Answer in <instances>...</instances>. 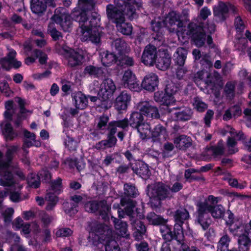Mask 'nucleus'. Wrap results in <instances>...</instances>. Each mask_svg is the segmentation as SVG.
<instances>
[{"mask_svg": "<svg viewBox=\"0 0 251 251\" xmlns=\"http://www.w3.org/2000/svg\"><path fill=\"white\" fill-rule=\"evenodd\" d=\"M78 4L81 10L74 9V11L85 13L87 17V22L92 21L91 19H94V16L98 19L96 24L94 25L91 24L87 27H84V31L81 32V41H90L95 44L99 43L102 32L101 28L100 27V15L96 12H90L94 9L95 2L93 0H79ZM94 18H95L94 17Z\"/></svg>", "mask_w": 251, "mask_h": 251, "instance_id": "1", "label": "nucleus"}, {"mask_svg": "<svg viewBox=\"0 0 251 251\" xmlns=\"http://www.w3.org/2000/svg\"><path fill=\"white\" fill-rule=\"evenodd\" d=\"M91 19L90 22L87 21V17L85 13H80L77 11H73L70 14L65 12L64 8H57L55 10L54 15L51 20L54 23L59 24L64 31H69L72 26V20L77 22L79 25L77 32L81 36V32L84 31V27H87L91 24H96L98 19Z\"/></svg>", "mask_w": 251, "mask_h": 251, "instance_id": "2", "label": "nucleus"}, {"mask_svg": "<svg viewBox=\"0 0 251 251\" xmlns=\"http://www.w3.org/2000/svg\"><path fill=\"white\" fill-rule=\"evenodd\" d=\"M117 127L126 130L128 128V121L127 118L123 120L112 121L109 123L107 126V137L105 140H101L96 144L95 149L97 150H105L114 147L117 143V138L115 134L117 131Z\"/></svg>", "mask_w": 251, "mask_h": 251, "instance_id": "3", "label": "nucleus"}, {"mask_svg": "<svg viewBox=\"0 0 251 251\" xmlns=\"http://www.w3.org/2000/svg\"><path fill=\"white\" fill-rule=\"evenodd\" d=\"M160 231L162 238L169 244L171 248H172L175 251L181 250L183 251L185 246L184 235L183 230L176 226L174 228L173 233L171 229L167 226L163 225L160 226Z\"/></svg>", "mask_w": 251, "mask_h": 251, "instance_id": "4", "label": "nucleus"}, {"mask_svg": "<svg viewBox=\"0 0 251 251\" xmlns=\"http://www.w3.org/2000/svg\"><path fill=\"white\" fill-rule=\"evenodd\" d=\"M181 34L183 37L187 36L191 38L196 46L201 47L203 46L206 40L208 45L212 42L211 37L208 35L206 37L202 27L195 23H189L187 27L181 30Z\"/></svg>", "mask_w": 251, "mask_h": 251, "instance_id": "5", "label": "nucleus"}, {"mask_svg": "<svg viewBox=\"0 0 251 251\" xmlns=\"http://www.w3.org/2000/svg\"><path fill=\"white\" fill-rule=\"evenodd\" d=\"M94 227H97L98 240L104 246L105 251H120L117 243L113 239L112 231L108 226L97 223Z\"/></svg>", "mask_w": 251, "mask_h": 251, "instance_id": "6", "label": "nucleus"}, {"mask_svg": "<svg viewBox=\"0 0 251 251\" xmlns=\"http://www.w3.org/2000/svg\"><path fill=\"white\" fill-rule=\"evenodd\" d=\"M148 195L151 199V203L158 206L160 204V201L169 197V188L162 182L155 183L148 187Z\"/></svg>", "mask_w": 251, "mask_h": 251, "instance_id": "7", "label": "nucleus"}, {"mask_svg": "<svg viewBox=\"0 0 251 251\" xmlns=\"http://www.w3.org/2000/svg\"><path fill=\"white\" fill-rule=\"evenodd\" d=\"M57 50L58 52L64 55L67 60L68 66L69 67L75 68L82 64L84 59V56L74 50L67 46H63Z\"/></svg>", "mask_w": 251, "mask_h": 251, "instance_id": "8", "label": "nucleus"}, {"mask_svg": "<svg viewBox=\"0 0 251 251\" xmlns=\"http://www.w3.org/2000/svg\"><path fill=\"white\" fill-rule=\"evenodd\" d=\"M196 220L204 230L208 229L212 220L208 210L210 206L207 203H197Z\"/></svg>", "mask_w": 251, "mask_h": 251, "instance_id": "9", "label": "nucleus"}, {"mask_svg": "<svg viewBox=\"0 0 251 251\" xmlns=\"http://www.w3.org/2000/svg\"><path fill=\"white\" fill-rule=\"evenodd\" d=\"M84 207L86 211L90 213H95L97 211H99L100 215L104 221H106L108 219V214L110 207L105 201H101L99 202L88 201L85 203Z\"/></svg>", "mask_w": 251, "mask_h": 251, "instance_id": "10", "label": "nucleus"}, {"mask_svg": "<svg viewBox=\"0 0 251 251\" xmlns=\"http://www.w3.org/2000/svg\"><path fill=\"white\" fill-rule=\"evenodd\" d=\"M9 167L7 160L2 158V153L0 151V185L10 186L15 183L13 175L8 171Z\"/></svg>", "mask_w": 251, "mask_h": 251, "instance_id": "11", "label": "nucleus"}, {"mask_svg": "<svg viewBox=\"0 0 251 251\" xmlns=\"http://www.w3.org/2000/svg\"><path fill=\"white\" fill-rule=\"evenodd\" d=\"M115 90L116 86L113 81L110 78L105 79L100 85L99 98L102 101L108 100L112 98Z\"/></svg>", "mask_w": 251, "mask_h": 251, "instance_id": "12", "label": "nucleus"}, {"mask_svg": "<svg viewBox=\"0 0 251 251\" xmlns=\"http://www.w3.org/2000/svg\"><path fill=\"white\" fill-rule=\"evenodd\" d=\"M16 55V52L11 50H9L6 56L0 58L1 68L6 71H9L12 67L15 69L20 68L22 63L15 59Z\"/></svg>", "mask_w": 251, "mask_h": 251, "instance_id": "13", "label": "nucleus"}, {"mask_svg": "<svg viewBox=\"0 0 251 251\" xmlns=\"http://www.w3.org/2000/svg\"><path fill=\"white\" fill-rule=\"evenodd\" d=\"M157 56L156 47L152 45H148L145 47L142 53V62L146 66H153Z\"/></svg>", "mask_w": 251, "mask_h": 251, "instance_id": "14", "label": "nucleus"}, {"mask_svg": "<svg viewBox=\"0 0 251 251\" xmlns=\"http://www.w3.org/2000/svg\"><path fill=\"white\" fill-rule=\"evenodd\" d=\"M137 108L142 114L154 119H159L160 115L158 108L151 102L141 101L137 104Z\"/></svg>", "mask_w": 251, "mask_h": 251, "instance_id": "15", "label": "nucleus"}, {"mask_svg": "<svg viewBox=\"0 0 251 251\" xmlns=\"http://www.w3.org/2000/svg\"><path fill=\"white\" fill-rule=\"evenodd\" d=\"M55 7L53 0H31V9L33 13L42 15L46 11L47 6Z\"/></svg>", "mask_w": 251, "mask_h": 251, "instance_id": "16", "label": "nucleus"}, {"mask_svg": "<svg viewBox=\"0 0 251 251\" xmlns=\"http://www.w3.org/2000/svg\"><path fill=\"white\" fill-rule=\"evenodd\" d=\"M163 24L170 31L173 32L176 29V26L182 27L183 23L180 20V16L176 12H170L163 21Z\"/></svg>", "mask_w": 251, "mask_h": 251, "instance_id": "17", "label": "nucleus"}, {"mask_svg": "<svg viewBox=\"0 0 251 251\" xmlns=\"http://www.w3.org/2000/svg\"><path fill=\"white\" fill-rule=\"evenodd\" d=\"M106 14L108 19L116 24V25L125 21V18L122 11L112 4H110L107 5Z\"/></svg>", "mask_w": 251, "mask_h": 251, "instance_id": "18", "label": "nucleus"}, {"mask_svg": "<svg viewBox=\"0 0 251 251\" xmlns=\"http://www.w3.org/2000/svg\"><path fill=\"white\" fill-rule=\"evenodd\" d=\"M122 83L125 88H127L132 91H137L139 89V84L135 75L130 70L125 72L123 76Z\"/></svg>", "mask_w": 251, "mask_h": 251, "instance_id": "19", "label": "nucleus"}, {"mask_svg": "<svg viewBox=\"0 0 251 251\" xmlns=\"http://www.w3.org/2000/svg\"><path fill=\"white\" fill-rule=\"evenodd\" d=\"M228 6L226 3L220 1L213 8V14L219 22L225 21L228 17Z\"/></svg>", "mask_w": 251, "mask_h": 251, "instance_id": "20", "label": "nucleus"}, {"mask_svg": "<svg viewBox=\"0 0 251 251\" xmlns=\"http://www.w3.org/2000/svg\"><path fill=\"white\" fill-rule=\"evenodd\" d=\"M130 100V95L126 91H123L116 98L114 107L118 111L126 110Z\"/></svg>", "mask_w": 251, "mask_h": 251, "instance_id": "21", "label": "nucleus"}, {"mask_svg": "<svg viewBox=\"0 0 251 251\" xmlns=\"http://www.w3.org/2000/svg\"><path fill=\"white\" fill-rule=\"evenodd\" d=\"M173 143L176 149L185 151L192 146V140L191 137L182 134L176 136Z\"/></svg>", "mask_w": 251, "mask_h": 251, "instance_id": "22", "label": "nucleus"}, {"mask_svg": "<svg viewBox=\"0 0 251 251\" xmlns=\"http://www.w3.org/2000/svg\"><path fill=\"white\" fill-rule=\"evenodd\" d=\"M158 78L154 73H150L147 75L142 81L141 86L142 88L149 91L152 92L155 90L158 86Z\"/></svg>", "mask_w": 251, "mask_h": 251, "instance_id": "23", "label": "nucleus"}, {"mask_svg": "<svg viewBox=\"0 0 251 251\" xmlns=\"http://www.w3.org/2000/svg\"><path fill=\"white\" fill-rule=\"evenodd\" d=\"M130 167L134 173L143 178L146 179L151 175V172L148 165L143 161L136 162L135 165L130 164Z\"/></svg>", "mask_w": 251, "mask_h": 251, "instance_id": "24", "label": "nucleus"}, {"mask_svg": "<svg viewBox=\"0 0 251 251\" xmlns=\"http://www.w3.org/2000/svg\"><path fill=\"white\" fill-rule=\"evenodd\" d=\"M121 204L123 206H126L125 208V213L129 217V220H131V217L135 218L137 216V214L134 211V208L136 205V202L130 198L122 197L121 199Z\"/></svg>", "mask_w": 251, "mask_h": 251, "instance_id": "25", "label": "nucleus"}, {"mask_svg": "<svg viewBox=\"0 0 251 251\" xmlns=\"http://www.w3.org/2000/svg\"><path fill=\"white\" fill-rule=\"evenodd\" d=\"M189 213L186 209L183 207H180L177 209L174 215L176 224L174 226L175 228L176 226H178L181 230H183L182 226L185 221L188 220L189 218Z\"/></svg>", "mask_w": 251, "mask_h": 251, "instance_id": "26", "label": "nucleus"}, {"mask_svg": "<svg viewBox=\"0 0 251 251\" xmlns=\"http://www.w3.org/2000/svg\"><path fill=\"white\" fill-rule=\"evenodd\" d=\"M156 68L162 71L167 69L171 64V57L165 52L159 53L155 62Z\"/></svg>", "mask_w": 251, "mask_h": 251, "instance_id": "27", "label": "nucleus"}, {"mask_svg": "<svg viewBox=\"0 0 251 251\" xmlns=\"http://www.w3.org/2000/svg\"><path fill=\"white\" fill-rule=\"evenodd\" d=\"M111 219L118 234L122 237L128 238L129 234L127 233V223L113 217Z\"/></svg>", "mask_w": 251, "mask_h": 251, "instance_id": "28", "label": "nucleus"}, {"mask_svg": "<svg viewBox=\"0 0 251 251\" xmlns=\"http://www.w3.org/2000/svg\"><path fill=\"white\" fill-rule=\"evenodd\" d=\"M83 74L95 78H100L104 76V72L102 67L89 65L85 67Z\"/></svg>", "mask_w": 251, "mask_h": 251, "instance_id": "29", "label": "nucleus"}, {"mask_svg": "<svg viewBox=\"0 0 251 251\" xmlns=\"http://www.w3.org/2000/svg\"><path fill=\"white\" fill-rule=\"evenodd\" d=\"M205 84L207 86H212L213 87H220L223 86L222 78L217 72H214L213 75L209 73V76L204 80Z\"/></svg>", "mask_w": 251, "mask_h": 251, "instance_id": "30", "label": "nucleus"}, {"mask_svg": "<svg viewBox=\"0 0 251 251\" xmlns=\"http://www.w3.org/2000/svg\"><path fill=\"white\" fill-rule=\"evenodd\" d=\"M101 61L104 66L108 67L116 63L117 65L118 56L108 51L101 53Z\"/></svg>", "mask_w": 251, "mask_h": 251, "instance_id": "31", "label": "nucleus"}, {"mask_svg": "<svg viewBox=\"0 0 251 251\" xmlns=\"http://www.w3.org/2000/svg\"><path fill=\"white\" fill-rule=\"evenodd\" d=\"M187 50L184 48H178L173 55L175 63L182 67L185 63L187 57Z\"/></svg>", "mask_w": 251, "mask_h": 251, "instance_id": "32", "label": "nucleus"}, {"mask_svg": "<svg viewBox=\"0 0 251 251\" xmlns=\"http://www.w3.org/2000/svg\"><path fill=\"white\" fill-rule=\"evenodd\" d=\"M73 99L75 100V105L76 108L84 109L87 106V97L81 92H79L75 94Z\"/></svg>", "mask_w": 251, "mask_h": 251, "instance_id": "33", "label": "nucleus"}, {"mask_svg": "<svg viewBox=\"0 0 251 251\" xmlns=\"http://www.w3.org/2000/svg\"><path fill=\"white\" fill-rule=\"evenodd\" d=\"M128 125L131 127L136 128L138 126L144 121V117L140 112H132L128 120Z\"/></svg>", "mask_w": 251, "mask_h": 251, "instance_id": "34", "label": "nucleus"}, {"mask_svg": "<svg viewBox=\"0 0 251 251\" xmlns=\"http://www.w3.org/2000/svg\"><path fill=\"white\" fill-rule=\"evenodd\" d=\"M45 200L47 201L46 209L50 211L53 209L58 201V198L54 193L48 191L45 197Z\"/></svg>", "mask_w": 251, "mask_h": 251, "instance_id": "35", "label": "nucleus"}, {"mask_svg": "<svg viewBox=\"0 0 251 251\" xmlns=\"http://www.w3.org/2000/svg\"><path fill=\"white\" fill-rule=\"evenodd\" d=\"M140 134V137L145 139L149 137L151 133V126L148 123L143 121L136 128Z\"/></svg>", "mask_w": 251, "mask_h": 251, "instance_id": "36", "label": "nucleus"}, {"mask_svg": "<svg viewBox=\"0 0 251 251\" xmlns=\"http://www.w3.org/2000/svg\"><path fill=\"white\" fill-rule=\"evenodd\" d=\"M154 99L156 102H161L163 104H172L175 103L176 102V100H170L165 92L164 93L162 91L155 92L154 93Z\"/></svg>", "mask_w": 251, "mask_h": 251, "instance_id": "37", "label": "nucleus"}, {"mask_svg": "<svg viewBox=\"0 0 251 251\" xmlns=\"http://www.w3.org/2000/svg\"><path fill=\"white\" fill-rule=\"evenodd\" d=\"M115 49L119 52V54L124 52L128 51L129 48L125 40L122 38H117L112 43Z\"/></svg>", "mask_w": 251, "mask_h": 251, "instance_id": "38", "label": "nucleus"}, {"mask_svg": "<svg viewBox=\"0 0 251 251\" xmlns=\"http://www.w3.org/2000/svg\"><path fill=\"white\" fill-rule=\"evenodd\" d=\"M177 120L185 121L190 120L193 116L192 109L188 107H185L181 111L175 113Z\"/></svg>", "mask_w": 251, "mask_h": 251, "instance_id": "39", "label": "nucleus"}, {"mask_svg": "<svg viewBox=\"0 0 251 251\" xmlns=\"http://www.w3.org/2000/svg\"><path fill=\"white\" fill-rule=\"evenodd\" d=\"M134 64V60L133 57L123 53L119 54L117 65L123 67L124 65L126 66H132Z\"/></svg>", "mask_w": 251, "mask_h": 251, "instance_id": "40", "label": "nucleus"}, {"mask_svg": "<svg viewBox=\"0 0 251 251\" xmlns=\"http://www.w3.org/2000/svg\"><path fill=\"white\" fill-rule=\"evenodd\" d=\"M124 188L125 196L122 197H126L127 198H135L139 194L138 191L134 185L126 183L124 185Z\"/></svg>", "mask_w": 251, "mask_h": 251, "instance_id": "41", "label": "nucleus"}, {"mask_svg": "<svg viewBox=\"0 0 251 251\" xmlns=\"http://www.w3.org/2000/svg\"><path fill=\"white\" fill-rule=\"evenodd\" d=\"M63 163L68 165L70 169L76 167L79 172L84 168V165L80 162L76 158L68 157L64 160Z\"/></svg>", "mask_w": 251, "mask_h": 251, "instance_id": "42", "label": "nucleus"}, {"mask_svg": "<svg viewBox=\"0 0 251 251\" xmlns=\"http://www.w3.org/2000/svg\"><path fill=\"white\" fill-rule=\"evenodd\" d=\"M235 82H227L224 88V94L229 100H232L235 96Z\"/></svg>", "mask_w": 251, "mask_h": 251, "instance_id": "43", "label": "nucleus"}, {"mask_svg": "<svg viewBox=\"0 0 251 251\" xmlns=\"http://www.w3.org/2000/svg\"><path fill=\"white\" fill-rule=\"evenodd\" d=\"M208 212L214 218L221 219L224 215L225 209L221 205H217L212 206Z\"/></svg>", "mask_w": 251, "mask_h": 251, "instance_id": "44", "label": "nucleus"}, {"mask_svg": "<svg viewBox=\"0 0 251 251\" xmlns=\"http://www.w3.org/2000/svg\"><path fill=\"white\" fill-rule=\"evenodd\" d=\"M230 232L234 235L240 237L242 235H245V229L244 225L242 224L239 223L230 225L229 226Z\"/></svg>", "mask_w": 251, "mask_h": 251, "instance_id": "45", "label": "nucleus"}, {"mask_svg": "<svg viewBox=\"0 0 251 251\" xmlns=\"http://www.w3.org/2000/svg\"><path fill=\"white\" fill-rule=\"evenodd\" d=\"M116 27L118 31L124 35H129L132 33V25L130 23H126L125 21L118 24Z\"/></svg>", "mask_w": 251, "mask_h": 251, "instance_id": "46", "label": "nucleus"}, {"mask_svg": "<svg viewBox=\"0 0 251 251\" xmlns=\"http://www.w3.org/2000/svg\"><path fill=\"white\" fill-rule=\"evenodd\" d=\"M147 219L149 222L153 225H159L165 223V220L154 212H150L148 214Z\"/></svg>", "mask_w": 251, "mask_h": 251, "instance_id": "47", "label": "nucleus"}, {"mask_svg": "<svg viewBox=\"0 0 251 251\" xmlns=\"http://www.w3.org/2000/svg\"><path fill=\"white\" fill-rule=\"evenodd\" d=\"M237 142L236 139L233 137H228L226 141V147L227 153L231 155L239 151L237 148Z\"/></svg>", "mask_w": 251, "mask_h": 251, "instance_id": "48", "label": "nucleus"}, {"mask_svg": "<svg viewBox=\"0 0 251 251\" xmlns=\"http://www.w3.org/2000/svg\"><path fill=\"white\" fill-rule=\"evenodd\" d=\"M210 151L214 156L224 155L225 153V146L223 141L222 140H220L217 145L213 146L210 149Z\"/></svg>", "mask_w": 251, "mask_h": 251, "instance_id": "49", "label": "nucleus"}, {"mask_svg": "<svg viewBox=\"0 0 251 251\" xmlns=\"http://www.w3.org/2000/svg\"><path fill=\"white\" fill-rule=\"evenodd\" d=\"M250 240L247 235L240 236L238 239L239 251H248L249 249Z\"/></svg>", "mask_w": 251, "mask_h": 251, "instance_id": "50", "label": "nucleus"}, {"mask_svg": "<svg viewBox=\"0 0 251 251\" xmlns=\"http://www.w3.org/2000/svg\"><path fill=\"white\" fill-rule=\"evenodd\" d=\"M78 205L76 203H70L68 201L64 202L63 204V207L64 212L70 216L74 215L77 213V210L76 207Z\"/></svg>", "mask_w": 251, "mask_h": 251, "instance_id": "51", "label": "nucleus"}, {"mask_svg": "<svg viewBox=\"0 0 251 251\" xmlns=\"http://www.w3.org/2000/svg\"><path fill=\"white\" fill-rule=\"evenodd\" d=\"M178 91V87L173 82L168 83L165 87V92L170 100H176L173 96Z\"/></svg>", "mask_w": 251, "mask_h": 251, "instance_id": "52", "label": "nucleus"}, {"mask_svg": "<svg viewBox=\"0 0 251 251\" xmlns=\"http://www.w3.org/2000/svg\"><path fill=\"white\" fill-rule=\"evenodd\" d=\"M3 133L7 141H11L17 136V134L13 132L12 127L9 123L5 125Z\"/></svg>", "mask_w": 251, "mask_h": 251, "instance_id": "53", "label": "nucleus"}, {"mask_svg": "<svg viewBox=\"0 0 251 251\" xmlns=\"http://www.w3.org/2000/svg\"><path fill=\"white\" fill-rule=\"evenodd\" d=\"M166 129L161 125L156 126L151 132V138L153 141L158 140L159 137L161 135L166 134Z\"/></svg>", "mask_w": 251, "mask_h": 251, "instance_id": "54", "label": "nucleus"}, {"mask_svg": "<svg viewBox=\"0 0 251 251\" xmlns=\"http://www.w3.org/2000/svg\"><path fill=\"white\" fill-rule=\"evenodd\" d=\"M132 228L134 231H141V229H146V226L143 222L140 220L137 217L135 218L131 217L130 220Z\"/></svg>", "mask_w": 251, "mask_h": 251, "instance_id": "55", "label": "nucleus"}, {"mask_svg": "<svg viewBox=\"0 0 251 251\" xmlns=\"http://www.w3.org/2000/svg\"><path fill=\"white\" fill-rule=\"evenodd\" d=\"M39 176L35 174H31L27 177V183L29 186L37 188L40 185Z\"/></svg>", "mask_w": 251, "mask_h": 251, "instance_id": "56", "label": "nucleus"}, {"mask_svg": "<svg viewBox=\"0 0 251 251\" xmlns=\"http://www.w3.org/2000/svg\"><path fill=\"white\" fill-rule=\"evenodd\" d=\"M50 185V190L57 194H59L62 191V179L58 177L56 179L51 181Z\"/></svg>", "mask_w": 251, "mask_h": 251, "instance_id": "57", "label": "nucleus"}, {"mask_svg": "<svg viewBox=\"0 0 251 251\" xmlns=\"http://www.w3.org/2000/svg\"><path fill=\"white\" fill-rule=\"evenodd\" d=\"M19 148V146L17 145L7 147L5 156L9 165L13 159V154L17 152Z\"/></svg>", "mask_w": 251, "mask_h": 251, "instance_id": "58", "label": "nucleus"}, {"mask_svg": "<svg viewBox=\"0 0 251 251\" xmlns=\"http://www.w3.org/2000/svg\"><path fill=\"white\" fill-rule=\"evenodd\" d=\"M54 23H50L48 26V31L50 36L55 41L58 40L60 38L62 37L61 32L58 31L54 26Z\"/></svg>", "mask_w": 251, "mask_h": 251, "instance_id": "59", "label": "nucleus"}, {"mask_svg": "<svg viewBox=\"0 0 251 251\" xmlns=\"http://www.w3.org/2000/svg\"><path fill=\"white\" fill-rule=\"evenodd\" d=\"M65 146L70 151H75L77 147V142L74 138L67 136L64 141Z\"/></svg>", "mask_w": 251, "mask_h": 251, "instance_id": "60", "label": "nucleus"}, {"mask_svg": "<svg viewBox=\"0 0 251 251\" xmlns=\"http://www.w3.org/2000/svg\"><path fill=\"white\" fill-rule=\"evenodd\" d=\"M73 233L72 230L69 228H61L57 229L55 233L56 238L66 237L71 236Z\"/></svg>", "mask_w": 251, "mask_h": 251, "instance_id": "61", "label": "nucleus"}, {"mask_svg": "<svg viewBox=\"0 0 251 251\" xmlns=\"http://www.w3.org/2000/svg\"><path fill=\"white\" fill-rule=\"evenodd\" d=\"M247 40L244 37H238L235 43V47L240 51H243L247 47Z\"/></svg>", "mask_w": 251, "mask_h": 251, "instance_id": "62", "label": "nucleus"}, {"mask_svg": "<svg viewBox=\"0 0 251 251\" xmlns=\"http://www.w3.org/2000/svg\"><path fill=\"white\" fill-rule=\"evenodd\" d=\"M193 104L194 108L199 112H203L207 107L206 104L198 97L194 98Z\"/></svg>", "mask_w": 251, "mask_h": 251, "instance_id": "63", "label": "nucleus"}, {"mask_svg": "<svg viewBox=\"0 0 251 251\" xmlns=\"http://www.w3.org/2000/svg\"><path fill=\"white\" fill-rule=\"evenodd\" d=\"M33 55L36 58H39V61L41 64H45L47 62V55L42 50L35 49L33 51Z\"/></svg>", "mask_w": 251, "mask_h": 251, "instance_id": "64", "label": "nucleus"}]
</instances>
